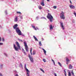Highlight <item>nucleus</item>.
Here are the masks:
<instances>
[{
  "label": "nucleus",
  "mask_w": 76,
  "mask_h": 76,
  "mask_svg": "<svg viewBox=\"0 0 76 76\" xmlns=\"http://www.w3.org/2000/svg\"><path fill=\"white\" fill-rule=\"evenodd\" d=\"M58 63L59 65L61 67H62V65H61V64L60 63L58 62Z\"/></svg>",
  "instance_id": "nucleus-23"
},
{
  "label": "nucleus",
  "mask_w": 76,
  "mask_h": 76,
  "mask_svg": "<svg viewBox=\"0 0 76 76\" xmlns=\"http://www.w3.org/2000/svg\"><path fill=\"white\" fill-rule=\"evenodd\" d=\"M40 70L42 71V72L44 73H45V72H44V71L41 68L40 69Z\"/></svg>",
  "instance_id": "nucleus-17"
},
{
  "label": "nucleus",
  "mask_w": 76,
  "mask_h": 76,
  "mask_svg": "<svg viewBox=\"0 0 76 76\" xmlns=\"http://www.w3.org/2000/svg\"><path fill=\"white\" fill-rule=\"evenodd\" d=\"M64 73L65 74V76H67L66 75V70H64Z\"/></svg>",
  "instance_id": "nucleus-25"
},
{
  "label": "nucleus",
  "mask_w": 76,
  "mask_h": 76,
  "mask_svg": "<svg viewBox=\"0 0 76 76\" xmlns=\"http://www.w3.org/2000/svg\"><path fill=\"white\" fill-rule=\"evenodd\" d=\"M54 75L55 76H57V74H56V73H54Z\"/></svg>",
  "instance_id": "nucleus-47"
},
{
  "label": "nucleus",
  "mask_w": 76,
  "mask_h": 76,
  "mask_svg": "<svg viewBox=\"0 0 76 76\" xmlns=\"http://www.w3.org/2000/svg\"><path fill=\"white\" fill-rule=\"evenodd\" d=\"M48 16H47V18L49 19L50 22H53V17L49 13H48Z\"/></svg>",
  "instance_id": "nucleus-3"
},
{
  "label": "nucleus",
  "mask_w": 76,
  "mask_h": 76,
  "mask_svg": "<svg viewBox=\"0 0 76 76\" xmlns=\"http://www.w3.org/2000/svg\"><path fill=\"white\" fill-rule=\"evenodd\" d=\"M5 13L6 14V15H7V10H6Z\"/></svg>",
  "instance_id": "nucleus-38"
},
{
  "label": "nucleus",
  "mask_w": 76,
  "mask_h": 76,
  "mask_svg": "<svg viewBox=\"0 0 76 76\" xmlns=\"http://www.w3.org/2000/svg\"><path fill=\"white\" fill-rule=\"evenodd\" d=\"M18 25L17 24H15L14 26H13V28L14 29H15L16 32L17 34L19 35H22V33L21 32V31L19 29V28L18 27Z\"/></svg>",
  "instance_id": "nucleus-1"
},
{
  "label": "nucleus",
  "mask_w": 76,
  "mask_h": 76,
  "mask_svg": "<svg viewBox=\"0 0 76 76\" xmlns=\"http://www.w3.org/2000/svg\"><path fill=\"white\" fill-rule=\"evenodd\" d=\"M73 68V66H72V64H70L69 66V69H72Z\"/></svg>",
  "instance_id": "nucleus-12"
},
{
  "label": "nucleus",
  "mask_w": 76,
  "mask_h": 76,
  "mask_svg": "<svg viewBox=\"0 0 76 76\" xmlns=\"http://www.w3.org/2000/svg\"><path fill=\"white\" fill-rule=\"evenodd\" d=\"M51 60L53 62L54 61V60H53V59H52Z\"/></svg>",
  "instance_id": "nucleus-49"
},
{
  "label": "nucleus",
  "mask_w": 76,
  "mask_h": 76,
  "mask_svg": "<svg viewBox=\"0 0 76 76\" xmlns=\"http://www.w3.org/2000/svg\"><path fill=\"white\" fill-rule=\"evenodd\" d=\"M44 0H42V3H44Z\"/></svg>",
  "instance_id": "nucleus-43"
},
{
  "label": "nucleus",
  "mask_w": 76,
  "mask_h": 76,
  "mask_svg": "<svg viewBox=\"0 0 76 76\" xmlns=\"http://www.w3.org/2000/svg\"><path fill=\"white\" fill-rule=\"evenodd\" d=\"M64 13L62 11L61 13V14L60 15L61 19H65V17L64 16Z\"/></svg>",
  "instance_id": "nucleus-6"
},
{
  "label": "nucleus",
  "mask_w": 76,
  "mask_h": 76,
  "mask_svg": "<svg viewBox=\"0 0 76 76\" xmlns=\"http://www.w3.org/2000/svg\"><path fill=\"white\" fill-rule=\"evenodd\" d=\"M68 75H69V76H72V75H71V73H70V72H68Z\"/></svg>",
  "instance_id": "nucleus-27"
},
{
  "label": "nucleus",
  "mask_w": 76,
  "mask_h": 76,
  "mask_svg": "<svg viewBox=\"0 0 76 76\" xmlns=\"http://www.w3.org/2000/svg\"><path fill=\"white\" fill-rule=\"evenodd\" d=\"M33 37L34 39H35V41H38V39H37V37H35L34 36H33Z\"/></svg>",
  "instance_id": "nucleus-10"
},
{
  "label": "nucleus",
  "mask_w": 76,
  "mask_h": 76,
  "mask_svg": "<svg viewBox=\"0 0 76 76\" xmlns=\"http://www.w3.org/2000/svg\"><path fill=\"white\" fill-rule=\"evenodd\" d=\"M36 28L37 29H38V27H36Z\"/></svg>",
  "instance_id": "nucleus-53"
},
{
  "label": "nucleus",
  "mask_w": 76,
  "mask_h": 76,
  "mask_svg": "<svg viewBox=\"0 0 76 76\" xmlns=\"http://www.w3.org/2000/svg\"><path fill=\"white\" fill-rule=\"evenodd\" d=\"M69 7L71 9H75V6L73 5L72 4H70L69 5Z\"/></svg>",
  "instance_id": "nucleus-8"
},
{
  "label": "nucleus",
  "mask_w": 76,
  "mask_h": 76,
  "mask_svg": "<svg viewBox=\"0 0 76 76\" xmlns=\"http://www.w3.org/2000/svg\"><path fill=\"white\" fill-rule=\"evenodd\" d=\"M72 73L73 75H74V73H73V70H72Z\"/></svg>",
  "instance_id": "nucleus-35"
},
{
  "label": "nucleus",
  "mask_w": 76,
  "mask_h": 76,
  "mask_svg": "<svg viewBox=\"0 0 76 76\" xmlns=\"http://www.w3.org/2000/svg\"><path fill=\"white\" fill-rule=\"evenodd\" d=\"M32 26L34 29L35 30H37V29H36V27L34 26Z\"/></svg>",
  "instance_id": "nucleus-19"
},
{
  "label": "nucleus",
  "mask_w": 76,
  "mask_h": 76,
  "mask_svg": "<svg viewBox=\"0 0 76 76\" xmlns=\"http://www.w3.org/2000/svg\"><path fill=\"white\" fill-rule=\"evenodd\" d=\"M41 5H42V6H45V4H44V2H41L40 3Z\"/></svg>",
  "instance_id": "nucleus-15"
},
{
  "label": "nucleus",
  "mask_w": 76,
  "mask_h": 76,
  "mask_svg": "<svg viewBox=\"0 0 76 76\" xmlns=\"http://www.w3.org/2000/svg\"><path fill=\"white\" fill-rule=\"evenodd\" d=\"M14 21L15 22H17L18 21V17H16V18L15 19Z\"/></svg>",
  "instance_id": "nucleus-16"
},
{
  "label": "nucleus",
  "mask_w": 76,
  "mask_h": 76,
  "mask_svg": "<svg viewBox=\"0 0 76 76\" xmlns=\"http://www.w3.org/2000/svg\"><path fill=\"white\" fill-rule=\"evenodd\" d=\"M28 57L30 59L31 62V63H34V59H33V58L31 57V55H28Z\"/></svg>",
  "instance_id": "nucleus-7"
},
{
  "label": "nucleus",
  "mask_w": 76,
  "mask_h": 76,
  "mask_svg": "<svg viewBox=\"0 0 76 76\" xmlns=\"http://www.w3.org/2000/svg\"><path fill=\"white\" fill-rule=\"evenodd\" d=\"M32 48H30V53L31 54V55H32Z\"/></svg>",
  "instance_id": "nucleus-22"
},
{
  "label": "nucleus",
  "mask_w": 76,
  "mask_h": 76,
  "mask_svg": "<svg viewBox=\"0 0 76 76\" xmlns=\"http://www.w3.org/2000/svg\"><path fill=\"white\" fill-rule=\"evenodd\" d=\"M42 50H43V52H44V53L45 55H46V51H45V50L43 48H42Z\"/></svg>",
  "instance_id": "nucleus-13"
},
{
  "label": "nucleus",
  "mask_w": 76,
  "mask_h": 76,
  "mask_svg": "<svg viewBox=\"0 0 76 76\" xmlns=\"http://www.w3.org/2000/svg\"><path fill=\"white\" fill-rule=\"evenodd\" d=\"M47 1H50L49 0H47Z\"/></svg>",
  "instance_id": "nucleus-50"
},
{
  "label": "nucleus",
  "mask_w": 76,
  "mask_h": 76,
  "mask_svg": "<svg viewBox=\"0 0 76 76\" xmlns=\"http://www.w3.org/2000/svg\"><path fill=\"white\" fill-rule=\"evenodd\" d=\"M24 45L25 49H26V51L27 52H28V45H27L26 42H24Z\"/></svg>",
  "instance_id": "nucleus-5"
},
{
  "label": "nucleus",
  "mask_w": 76,
  "mask_h": 76,
  "mask_svg": "<svg viewBox=\"0 0 76 76\" xmlns=\"http://www.w3.org/2000/svg\"><path fill=\"white\" fill-rule=\"evenodd\" d=\"M53 63L54 62H54V61H53Z\"/></svg>",
  "instance_id": "nucleus-55"
},
{
  "label": "nucleus",
  "mask_w": 76,
  "mask_h": 76,
  "mask_svg": "<svg viewBox=\"0 0 76 76\" xmlns=\"http://www.w3.org/2000/svg\"><path fill=\"white\" fill-rule=\"evenodd\" d=\"M20 18L22 19H23V17H22V16H20Z\"/></svg>",
  "instance_id": "nucleus-39"
},
{
  "label": "nucleus",
  "mask_w": 76,
  "mask_h": 76,
  "mask_svg": "<svg viewBox=\"0 0 76 76\" xmlns=\"http://www.w3.org/2000/svg\"><path fill=\"white\" fill-rule=\"evenodd\" d=\"M67 64H68V63H66Z\"/></svg>",
  "instance_id": "nucleus-56"
},
{
  "label": "nucleus",
  "mask_w": 76,
  "mask_h": 76,
  "mask_svg": "<svg viewBox=\"0 0 76 76\" xmlns=\"http://www.w3.org/2000/svg\"><path fill=\"white\" fill-rule=\"evenodd\" d=\"M43 61L44 62H46V61H45V59H43Z\"/></svg>",
  "instance_id": "nucleus-37"
},
{
  "label": "nucleus",
  "mask_w": 76,
  "mask_h": 76,
  "mask_svg": "<svg viewBox=\"0 0 76 76\" xmlns=\"http://www.w3.org/2000/svg\"><path fill=\"white\" fill-rule=\"evenodd\" d=\"M1 37H0V42H1Z\"/></svg>",
  "instance_id": "nucleus-48"
},
{
  "label": "nucleus",
  "mask_w": 76,
  "mask_h": 76,
  "mask_svg": "<svg viewBox=\"0 0 76 76\" xmlns=\"http://www.w3.org/2000/svg\"><path fill=\"white\" fill-rule=\"evenodd\" d=\"M3 43L0 42V45H3Z\"/></svg>",
  "instance_id": "nucleus-33"
},
{
  "label": "nucleus",
  "mask_w": 76,
  "mask_h": 76,
  "mask_svg": "<svg viewBox=\"0 0 76 76\" xmlns=\"http://www.w3.org/2000/svg\"><path fill=\"white\" fill-rule=\"evenodd\" d=\"M42 41H44V39L43 38H42Z\"/></svg>",
  "instance_id": "nucleus-51"
},
{
  "label": "nucleus",
  "mask_w": 76,
  "mask_h": 76,
  "mask_svg": "<svg viewBox=\"0 0 76 76\" xmlns=\"http://www.w3.org/2000/svg\"><path fill=\"white\" fill-rule=\"evenodd\" d=\"M15 43L17 45L18 47H16L15 44H14V49L15 51H19V49L20 50H21V48H20V46L19 45V42H16Z\"/></svg>",
  "instance_id": "nucleus-2"
},
{
  "label": "nucleus",
  "mask_w": 76,
  "mask_h": 76,
  "mask_svg": "<svg viewBox=\"0 0 76 76\" xmlns=\"http://www.w3.org/2000/svg\"><path fill=\"white\" fill-rule=\"evenodd\" d=\"M38 8L39 9H40V10H41V9H42V7H41V6H38Z\"/></svg>",
  "instance_id": "nucleus-24"
},
{
  "label": "nucleus",
  "mask_w": 76,
  "mask_h": 76,
  "mask_svg": "<svg viewBox=\"0 0 76 76\" xmlns=\"http://www.w3.org/2000/svg\"><path fill=\"white\" fill-rule=\"evenodd\" d=\"M18 40L19 41H20L21 42H23V41L22 40H21L20 39H18Z\"/></svg>",
  "instance_id": "nucleus-30"
},
{
  "label": "nucleus",
  "mask_w": 76,
  "mask_h": 76,
  "mask_svg": "<svg viewBox=\"0 0 76 76\" xmlns=\"http://www.w3.org/2000/svg\"><path fill=\"white\" fill-rule=\"evenodd\" d=\"M53 63L54 62H54V61H53Z\"/></svg>",
  "instance_id": "nucleus-54"
},
{
  "label": "nucleus",
  "mask_w": 76,
  "mask_h": 76,
  "mask_svg": "<svg viewBox=\"0 0 76 76\" xmlns=\"http://www.w3.org/2000/svg\"><path fill=\"white\" fill-rule=\"evenodd\" d=\"M24 68L25 69V70H26V72H26L27 73V76H29V71L26 68V64H25V66H24Z\"/></svg>",
  "instance_id": "nucleus-4"
},
{
  "label": "nucleus",
  "mask_w": 76,
  "mask_h": 76,
  "mask_svg": "<svg viewBox=\"0 0 76 76\" xmlns=\"http://www.w3.org/2000/svg\"><path fill=\"white\" fill-rule=\"evenodd\" d=\"M16 1H17V0H16Z\"/></svg>",
  "instance_id": "nucleus-57"
},
{
  "label": "nucleus",
  "mask_w": 76,
  "mask_h": 76,
  "mask_svg": "<svg viewBox=\"0 0 76 76\" xmlns=\"http://www.w3.org/2000/svg\"><path fill=\"white\" fill-rule=\"evenodd\" d=\"M33 55H35V50L33 51Z\"/></svg>",
  "instance_id": "nucleus-28"
},
{
  "label": "nucleus",
  "mask_w": 76,
  "mask_h": 76,
  "mask_svg": "<svg viewBox=\"0 0 76 76\" xmlns=\"http://www.w3.org/2000/svg\"><path fill=\"white\" fill-rule=\"evenodd\" d=\"M41 19H45V17H42L41 18Z\"/></svg>",
  "instance_id": "nucleus-44"
},
{
  "label": "nucleus",
  "mask_w": 76,
  "mask_h": 76,
  "mask_svg": "<svg viewBox=\"0 0 76 76\" xmlns=\"http://www.w3.org/2000/svg\"><path fill=\"white\" fill-rule=\"evenodd\" d=\"M17 13H19V14H21V12H17Z\"/></svg>",
  "instance_id": "nucleus-36"
},
{
  "label": "nucleus",
  "mask_w": 76,
  "mask_h": 76,
  "mask_svg": "<svg viewBox=\"0 0 76 76\" xmlns=\"http://www.w3.org/2000/svg\"><path fill=\"white\" fill-rule=\"evenodd\" d=\"M72 21L73 23H75V20H72Z\"/></svg>",
  "instance_id": "nucleus-40"
},
{
  "label": "nucleus",
  "mask_w": 76,
  "mask_h": 76,
  "mask_svg": "<svg viewBox=\"0 0 76 76\" xmlns=\"http://www.w3.org/2000/svg\"><path fill=\"white\" fill-rule=\"evenodd\" d=\"M53 29V26H52V25H50V29Z\"/></svg>",
  "instance_id": "nucleus-14"
},
{
  "label": "nucleus",
  "mask_w": 76,
  "mask_h": 76,
  "mask_svg": "<svg viewBox=\"0 0 76 76\" xmlns=\"http://www.w3.org/2000/svg\"><path fill=\"white\" fill-rule=\"evenodd\" d=\"M4 54L5 56H6V57H7V54H6V53H4Z\"/></svg>",
  "instance_id": "nucleus-29"
},
{
  "label": "nucleus",
  "mask_w": 76,
  "mask_h": 76,
  "mask_svg": "<svg viewBox=\"0 0 76 76\" xmlns=\"http://www.w3.org/2000/svg\"><path fill=\"white\" fill-rule=\"evenodd\" d=\"M22 51H23V52L24 53V55H26V53L25 52V51L23 49H22Z\"/></svg>",
  "instance_id": "nucleus-11"
},
{
  "label": "nucleus",
  "mask_w": 76,
  "mask_h": 76,
  "mask_svg": "<svg viewBox=\"0 0 76 76\" xmlns=\"http://www.w3.org/2000/svg\"><path fill=\"white\" fill-rule=\"evenodd\" d=\"M19 67L22 68V64L21 63H20V64L19 65Z\"/></svg>",
  "instance_id": "nucleus-21"
},
{
  "label": "nucleus",
  "mask_w": 76,
  "mask_h": 76,
  "mask_svg": "<svg viewBox=\"0 0 76 76\" xmlns=\"http://www.w3.org/2000/svg\"><path fill=\"white\" fill-rule=\"evenodd\" d=\"M39 44L40 45V46H41L42 45V44L41 43V42L40 41L39 42Z\"/></svg>",
  "instance_id": "nucleus-18"
},
{
  "label": "nucleus",
  "mask_w": 76,
  "mask_h": 76,
  "mask_svg": "<svg viewBox=\"0 0 76 76\" xmlns=\"http://www.w3.org/2000/svg\"><path fill=\"white\" fill-rule=\"evenodd\" d=\"M38 16L36 18V19H37V20H38Z\"/></svg>",
  "instance_id": "nucleus-45"
},
{
  "label": "nucleus",
  "mask_w": 76,
  "mask_h": 76,
  "mask_svg": "<svg viewBox=\"0 0 76 76\" xmlns=\"http://www.w3.org/2000/svg\"><path fill=\"white\" fill-rule=\"evenodd\" d=\"M70 4H72V1H71V0H70Z\"/></svg>",
  "instance_id": "nucleus-42"
},
{
  "label": "nucleus",
  "mask_w": 76,
  "mask_h": 76,
  "mask_svg": "<svg viewBox=\"0 0 76 76\" xmlns=\"http://www.w3.org/2000/svg\"><path fill=\"white\" fill-rule=\"evenodd\" d=\"M61 26V27L63 29H64V26H63V23L62 22L60 23Z\"/></svg>",
  "instance_id": "nucleus-9"
},
{
  "label": "nucleus",
  "mask_w": 76,
  "mask_h": 76,
  "mask_svg": "<svg viewBox=\"0 0 76 76\" xmlns=\"http://www.w3.org/2000/svg\"><path fill=\"white\" fill-rule=\"evenodd\" d=\"M53 64L54 65H55V62H53Z\"/></svg>",
  "instance_id": "nucleus-52"
},
{
  "label": "nucleus",
  "mask_w": 76,
  "mask_h": 76,
  "mask_svg": "<svg viewBox=\"0 0 76 76\" xmlns=\"http://www.w3.org/2000/svg\"><path fill=\"white\" fill-rule=\"evenodd\" d=\"M15 76H19V75L18 74H16L15 75Z\"/></svg>",
  "instance_id": "nucleus-41"
},
{
  "label": "nucleus",
  "mask_w": 76,
  "mask_h": 76,
  "mask_svg": "<svg viewBox=\"0 0 76 76\" xmlns=\"http://www.w3.org/2000/svg\"><path fill=\"white\" fill-rule=\"evenodd\" d=\"M56 8H57V6H53V8L54 9H56Z\"/></svg>",
  "instance_id": "nucleus-34"
},
{
  "label": "nucleus",
  "mask_w": 76,
  "mask_h": 76,
  "mask_svg": "<svg viewBox=\"0 0 76 76\" xmlns=\"http://www.w3.org/2000/svg\"><path fill=\"white\" fill-rule=\"evenodd\" d=\"M0 76H3V75H2V74L1 73H0Z\"/></svg>",
  "instance_id": "nucleus-46"
},
{
  "label": "nucleus",
  "mask_w": 76,
  "mask_h": 76,
  "mask_svg": "<svg viewBox=\"0 0 76 76\" xmlns=\"http://www.w3.org/2000/svg\"><path fill=\"white\" fill-rule=\"evenodd\" d=\"M66 60L67 62L70 61V60H69V59L67 58H66Z\"/></svg>",
  "instance_id": "nucleus-20"
},
{
  "label": "nucleus",
  "mask_w": 76,
  "mask_h": 76,
  "mask_svg": "<svg viewBox=\"0 0 76 76\" xmlns=\"http://www.w3.org/2000/svg\"><path fill=\"white\" fill-rule=\"evenodd\" d=\"M14 73H15V74H17V73H18V72H17V71H15Z\"/></svg>",
  "instance_id": "nucleus-31"
},
{
  "label": "nucleus",
  "mask_w": 76,
  "mask_h": 76,
  "mask_svg": "<svg viewBox=\"0 0 76 76\" xmlns=\"http://www.w3.org/2000/svg\"><path fill=\"white\" fill-rule=\"evenodd\" d=\"M2 41H3V42H4V38H2Z\"/></svg>",
  "instance_id": "nucleus-32"
},
{
  "label": "nucleus",
  "mask_w": 76,
  "mask_h": 76,
  "mask_svg": "<svg viewBox=\"0 0 76 76\" xmlns=\"http://www.w3.org/2000/svg\"><path fill=\"white\" fill-rule=\"evenodd\" d=\"M3 64L1 65H0V69H2L3 68Z\"/></svg>",
  "instance_id": "nucleus-26"
}]
</instances>
